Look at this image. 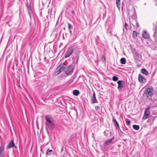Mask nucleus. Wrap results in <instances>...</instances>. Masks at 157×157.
Masks as SVG:
<instances>
[{
	"label": "nucleus",
	"mask_w": 157,
	"mask_h": 157,
	"mask_svg": "<svg viewBox=\"0 0 157 157\" xmlns=\"http://www.w3.org/2000/svg\"><path fill=\"white\" fill-rule=\"evenodd\" d=\"M120 0H116V4L117 8L120 9Z\"/></svg>",
	"instance_id": "22"
},
{
	"label": "nucleus",
	"mask_w": 157,
	"mask_h": 157,
	"mask_svg": "<svg viewBox=\"0 0 157 157\" xmlns=\"http://www.w3.org/2000/svg\"><path fill=\"white\" fill-rule=\"evenodd\" d=\"M120 62L122 64H124L126 63V59L124 58H122L120 60Z\"/></svg>",
	"instance_id": "21"
},
{
	"label": "nucleus",
	"mask_w": 157,
	"mask_h": 157,
	"mask_svg": "<svg viewBox=\"0 0 157 157\" xmlns=\"http://www.w3.org/2000/svg\"><path fill=\"white\" fill-rule=\"evenodd\" d=\"M73 70V67L71 65L67 67L66 66V67L64 70V72L67 75H68L71 73L72 72Z\"/></svg>",
	"instance_id": "4"
},
{
	"label": "nucleus",
	"mask_w": 157,
	"mask_h": 157,
	"mask_svg": "<svg viewBox=\"0 0 157 157\" xmlns=\"http://www.w3.org/2000/svg\"><path fill=\"white\" fill-rule=\"evenodd\" d=\"M28 10H31V6H28Z\"/></svg>",
	"instance_id": "34"
},
{
	"label": "nucleus",
	"mask_w": 157,
	"mask_h": 157,
	"mask_svg": "<svg viewBox=\"0 0 157 157\" xmlns=\"http://www.w3.org/2000/svg\"><path fill=\"white\" fill-rule=\"evenodd\" d=\"M113 123H114V125L116 127V129H120V127L119 125V124L117 122V120L116 119L113 118Z\"/></svg>",
	"instance_id": "15"
},
{
	"label": "nucleus",
	"mask_w": 157,
	"mask_h": 157,
	"mask_svg": "<svg viewBox=\"0 0 157 157\" xmlns=\"http://www.w3.org/2000/svg\"><path fill=\"white\" fill-rule=\"evenodd\" d=\"M148 115H147V114H145L144 113V115L143 117V119H147L148 117Z\"/></svg>",
	"instance_id": "28"
},
{
	"label": "nucleus",
	"mask_w": 157,
	"mask_h": 157,
	"mask_svg": "<svg viewBox=\"0 0 157 157\" xmlns=\"http://www.w3.org/2000/svg\"><path fill=\"white\" fill-rule=\"evenodd\" d=\"M40 157H41V154L40 155Z\"/></svg>",
	"instance_id": "38"
},
{
	"label": "nucleus",
	"mask_w": 157,
	"mask_h": 157,
	"mask_svg": "<svg viewBox=\"0 0 157 157\" xmlns=\"http://www.w3.org/2000/svg\"><path fill=\"white\" fill-rule=\"evenodd\" d=\"M74 95L77 96L79 94V91L77 90H75L73 91V92Z\"/></svg>",
	"instance_id": "20"
},
{
	"label": "nucleus",
	"mask_w": 157,
	"mask_h": 157,
	"mask_svg": "<svg viewBox=\"0 0 157 157\" xmlns=\"http://www.w3.org/2000/svg\"><path fill=\"white\" fill-rule=\"evenodd\" d=\"M104 134L106 136L109 137L111 136L112 133L110 130H106L104 132Z\"/></svg>",
	"instance_id": "13"
},
{
	"label": "nucleus",
	"mask_w": 157,
	"mask_h": 157,
	"mask_svg": "<svg viewBox=\"0 0 157 157\" xmlns=\"http://www.w3.org/2000/svg\"><path fill=\"white\" fill-rule=\"evenodd\" d=\"M126 140H124V141H126Z\"/></svg>",
	"instance_id": "39"
},
{
	"label": "nucleus",
	"mask_w": 157,
	"mask_h": 157,
	"mask_svg": "<svg viewBox=\"0 0 157 157\" xmlns=\"http://www.w3.org/2000/svg\"><path fill=\"white\" fill-rule=\"evenodd\" d=\"M53 154V151L52 150H49L48 151H47L46 153V155H51L52 154Z\"/></svg>",
	"instance_id": "23"
},
{
	"label": "nucleus",
	"mask_w": 157,
	"mask_h": 157,
	"mask_svg": "<svg viewBox=\"0 0 157 157\" xmlns=\"http://www.w3.org/2000/svg\"><path fill=\"white\" fill-rule=\"evenodd\" d=\"M130 121L129 120H127L126 121V124L127 125H129L130 124Z\"/></svg>",
	"instance_id": "31"
},
{
	"label": "nucleus",
	"mask_w": 157,
	"mask_h": 157,
	"mask_svg": "<svg viewBox=\"0 0 157 157\" xmlns=\"http://www.w3.org/2000/svg\"><path fill=\"white\" fill-rule=\"evenodd\" d=\"M71 13L73 14H75L74 11L73 10H72L71 11Z\"/></svg>",
	"instance_id": "35"
},
{
	"label": "nucleus",
	"mask_w": 157,
	"mask_h": 157,
	"mask_svg": "<svg viewBox=\"0 0 157 157\" xmlns=\"http://www.w3.org/2000/svg\"><path fill=\"white\" fill-rule=\"evenodd\" d=\"M150 107L149 106L147 107L144 112V113L145 114H147V115H149L150 113Z\"/></svg>",
	"instance_id": "18"
},
{
	"label": "nucleus",
	"mask_w": 157,
	"mask_h": 157,
	"mask_svg": "<svg viewBox=\"0 0 157 157\" xmlns=\"http://www.w3.org/2000/svg\"><path fill=\"white\" fill-rule=\"evenodd\" d=\"M117 83L118 84L117 88L119 90L122 89L124 87V83L123 81L119 80L117 82Z\"/></svg>",
	"instance_id": "7"
},
{
	"label": "nucleus",
	"mask_w": 157,
	"mask_h": 157,
	"mask_svg": "<svg viewBox=\"0 0 157 157\" xmlns=\"http://www.w3.org/2000/svg\"><path fill=\"white\" fill-rule=\"evenodd\" d=\"M69 31L71 33V29H69Z\"/></svg>",
	"instance_id": "37"
},
{
	"label": "nucleus",
	"mask_w": 157,
	"mask_h": 157,
	"mask_svg": "<svg viewBox=\"0 0 157 157\" xmlns=\"http://www.w3.org/2000/svg\"><path fill=\"white\" fill-rule=\"evenodd\" d=\"M124 28L126 29V30H127L128 29L129 25L126 23H125L124 25Z\"/></svg>",
	"instance_id": "29"
},
{
	"label": "nucleus",
	"mask_w": 157,
	"mask_h": 157,
	"mask_svg": "<svg viewBox=\"0 0 157 157\" xmlns=\"http://www.w3.org/2000/svg\"><path fill=\"white\" fill-rule=\"evenodd\" d=\"M74 51V49L73 48L71 47L69 48L66 52V55L65 56V58H67L70 57Z\"/></svg>",
	"instance_id": "5"
},
{
	"label": "nucleus",
	"mask_w": 157,
	"mask_h": 157,
	"mask_svg": "<svg viewBox=\"0 0 157 157\" xmlns=\"http://www.w3.org/2000/svg\"><path fill=\"white\" fill-rule=\"evenodd\" d=\"M114 138V137H113L111 139L106 140L104 141V144L106 145H108L110 144L111 142L113 140Z\"/></svg>",
	"instance_id": "12"
},
{
	"label": "nucleus",
	"mask_w": 157,
	"mask_h": 157,
	"mask_svg": "<svg viewBox=\"0 0 157 157\" xmlns=\"http://www.w3.org/2000/svg\"><path fill=\"white\" fill-rule=\"evenodd\" d=\"M67 24L68 25V29H70L72 27V26L70 23H68Z\"/></svg>",
	"instance_id": "33"
},
{
	"label": "nucleus",
	"mask_w": 157,
	"mask_h": 157,
	"mask_svg": "<svg viewBox=\"0 0 157 157\" xmlns=\"http://www.w3.org/2000/svg\"><path fill=\"white\" fill-rule=\"evenodd\" d=\"M102 58L104 59V60H105H105L106 59H105V56H103Z\"/></svg>",
	"instance_id": "36"
},
{
	"label": "nucleus",
	"mask_w": 157,
	"mask_h": 157,
	"mask_svg": "<svg viewBox=\"0 0 157 157\" xmlns=\"http://www.w3.org/2000/svg\"><path fill=\"white\" fill-rule=\"evenodd\" d=\"M142 36L145 39H147L149 37V36L145 30H144L143 31Z\"/></svg>",
	"instance_id": "16"
},
{
	"label": "nucleus",
	"mask_w": 157,
	"mask_h": 157,
	"mask_svg": "<svg viewBox=\"0 0 157 157\" xmlns=\"http://www.w3.org/2000/svg\"><path fill=\"white\" fill-rule=\"evenodd\" d=\"M100 108V107L99 106H96L95 107V109L96 111H97Z\"/></svg>",
	"instance_id": "32"
},
{
	"label": "nucleus",
	"mask_w": 157,
	"mask_h": 157,
	"mask_svg": "<svg viewBox=\"0 0 157 157\" xmlns=\"http://www.w3.org/2000/svg\"><path fill=\"white\" fill-rule=\"evenodd\" d=\"M155 117H151L149 118V119L147 121V123H148L149 124H152L153 123L155 120Z\"/></svg>",
	"instance_id": "14"
},
{
	"label": "nucleus",
	"mask_w": 157,
	"mask_h": 157,
	"mask_svg": "<svg viewBox=\"0 0 157 157\" xmlns=\"http://www.w3.org/2000/svg\"><path fill=\"white\" fill-rule=\"evenodd\" d=\"M113 80L114 81H116L118 79V78L116 76H114L113 77Z\"/></svg>",
	"instance_id": "27"
},
{
	"label": "nucleus",
	"mask_w": 157,
	"mask_h": 157,
	"mask_svg": "<svg viewBox=\"0 0 157 157\" xmlns=\"http://www.w3.org/2000/svg\"><path fill=\"white\" fill-rule=\"evenodd\" d=\"M138 80L142 83H145L146 82V79L141 74L139 75Z\"/></svg>",
	"instance_id": "8"
},
{
	"label": "nucleus",
	"mask_w": 157,
	"mask_h": 157,
	"mask_svg": "<svg viewBox=\"0 0 157 157\" xmlns=\"http://www.w3.org/2000/svg\"><path fill=\"white\" fill-rule=\"evenodd\" d=\"M45 119L46 121L45 127L46 128H48L53 130L54 128L55 125L52 119L48 115L46 116Z\"/></svg>",
	"instance_id": "1"
},
{
	"label": "nucleus",
	"mask_w": 157,
	"mask_h": 157,
	"mask_svg": "<svg viewBox=\"0 0 157 157\" xmlns=\"http://www.w3.org/2000/svg\"><path fill=\"white\" fill-rule=\"evenodd\" d=\"M5 146L2 145L0 147V157H3L4 155Z\"/></svg>",
	"instance_id": "11"
},
{
	"label": "nucleus",
	"mask_w": 157,
	"mask_h": 157,
	"mask_svg": "<svg viewBox=\"0 0 157 157\" xmlns=\"http://www.w3.org/2000/svg\"><path fill=\"white\" fill-rule=\"evenodd\" d=\"M141 72L146 75H147L148 74V72L145 69H142L141 70Z\"/></svg>",
	"instance_id": "19"
},
{
	"label": "nucleus",
	"mask_w": 157,
	"mask_h": 157,
	"mask_svg": "<svg viewBox=\"0 0 157 157\" xmlns=\"http://www.w3.org/2000/svg\"><path fill=\"white\" fill-rule=\"evenodd\" d=\"M133 128L134 129L136 130H138L140 128V127L139 125L135 124L133 125Z\"/></svg>",
	"instance_id": "26"
},
{
	"label": "nucleus",
	"mask_w": 157,
	"mask_h": 157,
	"mask_svg": "<svg viewBox=\"0 0 157 157\" xmlns=\"http://www.w3.org/2000/svg\"><path fill=\"white\" fill-rule=\"evenodd\" d=\"M133 37L134 38H136L137 36V33L136 31H134L133 32Z\"/></svg>",
	"instance_id": "24"
},
{
	"label": "nucleus",
	"mask_w": 157,
	"mask_h": 157,
	"mask_svg": "<svg viewBox=\"0 0 157 157\" xmlns=\"http://www.w3.org/2000/svg\"><path fill=\"white\" fill-rule=\"evenodd\" d=\"M14 147L16 149L17 148V147L15 146L13 140L12 139L9 142L8 145L6 147V149H10L11 148Z\"/></svg>",
	"instance_id": "6"
},
{
	"label": "nucleus",
	"mask_w": 157,
	"mask_h": 157,
	"mask_svg": "<svg viewBox=\"0 0 157 157\" xmlns=\"http://www.w3.org/2000/svg\"><path fill=\"white\" fill-rule=\"evenodd\" d=\"M153 88L151 86H149L146 88L143 93V95L147 98L151 97L153 94Z\"/></svg>",
	"instance_id": "2"
},
{
	"label": "nucleus",
	"mask_w": 157,
	"mask_h": 157,
	"mask_svg": "<svg viewBox=\"0 0 157 157\" xmlns=\"http://www.w3.org/2000/svg\"><path fill=\"white\" fill-rule=\"evenodd\" d=\"M134 52H135V55L136 56H139V54L137 51H135Z\"/></svg>",
	"instance_id": "30"
},
{
	"label": "nucleus",
	"mask_w": 157,
	"mask_h": 157,
	"mask_svg": "<svg viewBox=\"0 0 157 157\" xmlns=\"http://www.w3.org/2000/svg\"><path fill=\"white\" fill-rule=\"evenodd\" d=\"M153 30L154 31L153 36L155 40L157 38V25L156 24H153Z\"/></svg>",
	"instance_id": "10"
},
{
	"label": "nucleus",
	"mask_w": 157,
	"mask_h": 157,
	"mask_svg": "<svg viewBox=\"0 0 157 157\" xmlns=\"http://www.w3.org/2000/svg\"><path fill=\"white\" fill-rule=\"evenodd\" d=\"M119 129H120V132H119V134L120 136L122 137H124L125 136V134L124 133V132H122V131H121V130L120 129V128Z\"/></svg>",
	"instance_id": "25"
},
{
	"label": "nucleus",
	"mask_w": 157,
	"mask_h": 157,
	"mask_svg": "<svg viewBox=\"0 0 157 157\" xmlns=\"http://www.w3.org/2000/svg\"><path fill=\"white\" fill-rule=\"evenodd\" d=\"M91 104H94L98 102V101L96 97V94L94 91H93V95L91 97Z\"/></svg>",
	"instance_id": "9"
},
{
	"label": "nucleus",
	"mask_w": 157,
	"mask_h": 157,
	"mask_svg": "<svg viewBox=\"0 0 157 157\" xmlns=\"http://www.w3.org/2000/svg\"><path fill=\"white\" fill-rule=\"evenodd\" d=\"M132 25L136 28H138L139 27V23L137 21L136 19L132 21Z\"/></svg>",
	"instance_id": "17"
},
{
	"label": "nucleus",
	"mask_w": 157,
	"mask_h": 157,
	"mask_svg": "<svg viewBox=\"0 0 157 157\" xmlns=\"http://www.w3.org/2000/svg\"><path fill=\"white\" fill-rule=\"evenodd\" d=\"M66 67V65L63 64H60L59 66L53 73V76H56L59 74L62 71L64 70Z\"/></svg>",
	"instance_id": "3"
}]
</instances>
